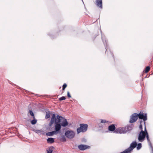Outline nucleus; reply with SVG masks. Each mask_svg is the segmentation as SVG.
<instances>
[{
    "mask_svg": "<svg viewBox=\"0 0 153 153\" xmlns=\"http://www.w3.org/2000/svg\"><path fill=\"white\" fill-rule=\"evenodd\" d=\"M82 1L83 2V0H82Z\"/></svg>",
    "mask_w": 153,
    "mask_h": 153,
    "instance_id": "obj_34",
    "label": "nucleus"
},
{
    "mask_svg": "<svg viewBox=\"0 0 153 153\" xmlns=\"http://www.w3.org/2000/svg\"><path fill=\"white\" fill-rule=\"evenodd\" d=\"M120 153H131L129 151V150L128 149H126L124 151L121 152Z\"/></svg>",
    "mask_w": 153,
    "mask_h": 153,
    "instance_id": "obj_22",
    "label": "nucleus"
},
{
    "mask_svg": "<svg viewBox=\"0 0 153 153\" xmlns=\"http://www.w3.org/2000/svg\"><path fill=\"white\" fill-rule=\"evenodd\" d=\"M140 124H142V123L143 122V121H142V120H140Z\"/></svg>",
    "mask_w": 153,
    "mask_h": 153,
    "instance_id": "obj_32",
    "label": "nucleus"
},
{
    "mask_svg": "<svg viewBox=\"0 0 153 153\" xmlns=\"http://www.w3.org/2000/svg\"><path fill=\"white\" fill-rule=\"evenodd\" d=\"M67 96L69 98H70L71 97V96L70 94V92L69 91L67 92Z\"/></svg>",
    "mask_w": 153,
    "mask_h": 153,
    "instance_id": "obj_29",
    "label": "nucleus"
},
{
    "mask_svg": "<svg viewBox=\"0 0 153 153\" xmlns=\"http://www.w3.org/2000/svg\"><path fill=\"white\" fill-rule=\"evenodd\" d=\"M146 137L147 138V135L143 133V131H141L138 135V141L140 142H142L145 139Z\"/></svg>",
    "mask_w": 153,
    "mask_h": 153,
    "instance_id": "obj_6",
    "label": "nucleus"
},
{
    "mask_svg": "<svg viewBox=\"0 0 153 153\" xmlns=\"http://www.w3.org/2000/svg\"><path fill=\"white\" fill-rule=\"evenodd\" d=\"M145 127H144V131H143V133H144V134H146V135H147V141L148 142V144L150 147L151 148V151L153 150V147L152 146V144L150 141V139L149 138V135L148 133L147 132V131L146 129V124H145V122H144Z\"/></svg>",
    "mask_w": 153,
    "mask_h": 153,
    "instance_id": "obj_4",
    "label": "nucleus"
},
{
    "mask_svg": "<svg viewBox=\"0 0 153 153\" xmlns=\"http://www.w3.org/2000/svg\"><path fill=\"white\" fill-rule=\"evenodd\" d=\"M100 120L101 121L100 123H105L108 122V121H107L105 120L101 119Z\"/></svg>",
    "mask_w": 153,
    "mask_h": 153,
    "instance_id": "obj_26",
    "label": "nucleus"
},
{
    "mask_svg": "<svg viewBox=\"0 0 153 153\" xmlns=\"http://www.w3.org/2000/svg\"><path fill=\"white\" fill-rule=\"evenodd\" d=\"M62 140L63 141V142L66 141V139L65 137L64 136H62Z\"/></svg>",
    "mask_w": 153,
    "mask_h": 153,
    "instance_id": "obj_28",
    "label": "nucleus"
},
{
    "mask_svg": "<svg viewBox=\"0 0 153 153\" xmlns=\"http://www.w3.org/2000/svg\"><path fill=\"white\" fill-rule=\"evenodd\" d=\"M90 148L89 146L84 144H81L78 146V148L80 150H84L87 149H89Z\"/></svg>",
    "mask_w": 153,
    "mask_h": 153,
    "instance_id": "obj_12",
    "label": "nucleus"
},
{
    "mask_svg": "<svg viewBox=\"0 0 153 153\" xmlns=\"http://www.w3.org/2000/svg\"><path fill=\"white\" fill-rule=\"evenodd\" d=\"M50 112L49 111H48V113H47L45 115V118L46 119H47L49 118L50 117Z\"/></svg>",
    "mask_w": 153,
    "mask_h": 153,
    "instance_id": "obj_21",
    "label": "nucleus"
},
{
    "mask_svg": "<svg viewBox=\"0 0 153 153\" xmlns=\"http://www.w3.org/2000/svg\"><path fill=\"white\" fill-rule=\"evenodd\" d=\"M138 114L134 113L130 116L129 122L130 123H134L136 121L138 118Z\"/></svg>",
    "mask_w": 153,
    "mask_h": 153,
    "instance_id": "obj_7",
    "label": "nucleus"
},
{
    "mask_svg": "<svg viewBox=\"0 0 153 153\" xmlns=\"http://www.w3.org/2000/svg\"><path fill=\"white\" fill-rule=\"evenodd\" d=\"M65 99L66 97H65L64 96H62L60 98H59V100L60 101L65 100Z\"/></svg>",
    "mask_w": 153,
    "mask_h": 153,
    "instance_id": "obj_24",
    "label": "nucleus"
},
{
    "mask_svg": "<svg viewBox=\"0 0 153 153\" xmlns=\"http://www.w3.org/2000/svg\"><path fill=\"white\" fill-rule=\"evenodd\" d=\"M109 52H110V53L112 57L114 59V55H113V53L111 52V51L109 49Z\"/></svg>",
    "mask_w": 153,
    "mask_h": 153,
    "instance_id": "obj_31",
    "label": "nucleus"
},
{
    "mask_svg": "<svg viewBox=\"0 0 153 153\" xmlns=\"http://www.w3.org/2000/svg\"><path fill=\"white\" fill-rule=\"evenodd\" d=\"M146 76L145 78H146Z\"/></svg>",
    "mask_w": 153,
    "mask_h": 153,
    "instance_id": "obj_35",
    "label": "nucleus"
},
{
    "mask_svg": "<svg viewBox=\"0 0 153 153\" xmlns=\"http://www.w3.org/2000/svg\"><path fill=\"white\" fill-rule=\"evenodd\" d=\"M139 129L140 130H141V131H143V126L142 124H140L139 127Z\"/></svg>",
    "mask_w": 153,
    "mask_h": 153,
    "instance_id": "obj_30",
    "label": "nucleus"
},
{
    "mask_svg": "<svg viewBox=\"0 0 153 153\" xmlns=\"http://www.w3.org/2000/svg\"><path fill=\"white\" fill-rule=\"evenodd\" d=\"M150 70V67L149 66H147L146 67L145 70L143 72H144L146 73H147Z\"/></svg>",
    "mask_w": 153,
    "mask_h": 153,
    "instance_id": "obj_18",
    "label": "nucleus"
},
{
    "mask_svg": "<svg viewBox=\"0 0 153 153\" xmlns=\"http://www.w3.org/2000/svg\"><path fill=\"white\" fill-rule=\"evenodd\" d=\"M42 131L41 130H36L35 131V132L37 134L41 133Z\"/></svg>",
    "mask_w": 153,
    "mask_h": 153,
    "instance_id": "obj_27",
    "label": "nucleus"
},
{
    "mask_svg": "<svg viewBox=\"0 0 153 153\" xmlns=\"http://www.w3.org/2000/svg\"><path fill=\"white\" fill-rule=\"evenodd\" d=\"M98 128L100 129V130H102V127L103 126L101 124V123H99L98 124Z\"/></svg>",
    "mask_w": 153,
    "mask_h": 153,
    "instance_id": "obj_23",
    "label": "nucleus"
},
{
    "mask_svg": "<svg viewBox=\"0 0 153 153\" xmlns=\"http://www.w3.org/2000/svg\"><path fill=\"white\" fill-rule=\"evenodd\" d=\"M47 140L48 143L51 144L53 143L55 141L54 138L52 137H49L47 139Z\"/></svg>",
    "mask_w": 153,
    "mask_h": 153,
    "instance_id": "obj_15",
    "label": "nucleus"
},
{
    "mask_svg": "<svg viewBox=\"0 0 153 153\" xmlns=\"http://www.w3.org/2000/svg\"><path fill=\"white\" fill-rule=\"evenodd\" d=\"M116 129V127L114 124H111L108 127V130L111 131H112L114 133V131Z\"/></svg>",
    "mask_w": 153,
    "mask_h": 153,
    "instance_id": "obj_13",
    "label": "nucleus"
},
{
    "mask_svg": "<svg viewBox=\"0 0 153 153\" xmlns=\"http://www.w3.org/2000/svg\"><path fill=\"white\" fill-rule=\"evenodd\" d=\"M33 118V119L31 121V123L32 125H33L35 124L37 122V120H36L35 117L34 118Z\"/></svg>",
    "mask_w": 153,
    "mask_h": 153,
    "instance_id": "obj_17",
    "label": "nucleus"
},
{
    "mask_svg": "<svg viewBox=\"0 0 153 153\" xmlns=\"http://www.w3.org/2000/svg\"><path fill=\"white\" fill-rule=\"evenodd\" d=\"M133 127V125H127L124 127H119L116 128L114 131V133L117 134H125L127 132L130 131L132 130Z\"/></svg>",
    "mask_w": 153,
    "mask_h": 153,
    "instance_id": "obj_2",
    "label": "nucleus"
},
{
    "mask_svg": "<svg viewBox=\"0 0 153 153\" xmlns=\"http://www.w3.org/2000/svg\"><path fill=\"white\" fill-rule=\"evenodd\" d=\"M54 149V147L53 146H51L49 147V150H47V153H52L53 151V149Z\"/></svg>",
    "mask_w": 153,
    "mask_h": 153,
    "instance_id": "obj_16",
    "label": "nucleus"
},
{
    "mask_svg": "<svg viewBox=\"0 0 153 153\" xmlns=\"http://www.w3.org/2000/svg\"><path fill=\"white\" fill-rule=\"evenodd\" d=\"M55 131H52L51 132H49L46 133V135L47 136H52L54 134H56L58 133H60V132L57 128L56 127H55Z\"/></svg>",
    "mask_w": 153,
    "mask_h": 153,
    "instance_id": "obj_9",
    "label": "nucleus"
},
{
    "mask_svg": "<svg viewBox=\"0 0 153 153\" xmlns=\"http://www.w3.org/2000/svg\"><path fill=\"white\" fill-rule=\"evenodd\" d=\"M137 145V143L136 141H134L131 144L130 146L127 149L131 153V151L136 147Z\"/></svg>",
    "mask_w": 153,
    "mask_h": 153,
    "instance_id": "obj_11",
    "label": "nucleus"
},
{
    "mask_svg": "<svg viewBox=\"0 0 153 153\" xmlns=\"http://www.w3.org/2000/svg\"><path fill=\"white\" fill-rule=\"evenodd\" d=\"M101 39L102 40V42L103 43V44L105 45V49H106L105 52L106 51L108 52V46L107 44V40L106 39L104 35L102 34L101 33Z\"/></svg>",
    "mask_w": 153,
    "mask_h": 153,
    "instance_id": "obj_10",
    "label": "nucleus"
},
{
    "mask_svg": "<svg viewBox=\"0 0 153 153\" xmlns=\"http://www.w3.org/2000/svg\"><path fill=\"white\" fill-rule=\"evenodd\" d=\"M65 135L69 139H72L75 136V133L72 131L68 130L66 131L65 133Z\"/></svg>",
    "mask_w": 153,
    "mask_h": 153,
    "instance_id": "obj_5",
    "label": "nucleus"
},
{
    "mask_svg": "<svg viewBox=\"0 0 153 153\" xmlns=\"http://www.w3.org/2000/svg\"><path fill=\"white\" fill-rule=\"evenodd\" d=\"M29 112L30 115L32 117V118H34L35 116L34 114L31 110H30L29 111Z\"/></svg>",
    "mask_w": 153,
    "mask_h": 153,
    "instance_id": "obj_20",
    "label": "nucleus"
},
{
    "mask_svg": "<svg viewBox=\"0 0 153 153\" xmlns=\"http://www.w3.org/2000/svg\"><path fill=\"white\" fill-rule=\"evenodd\" d=\"M67 86V84L66 83L62 85V90H64Z\"/></svg>",
    "mask_w": 153,
    "mask_h": 153,
    "instance_id": "obj_25",
    "label": "nucleus"
},
{
    "mask_svg": "<svg viewBox=\"0 0 153 153\" xmlns=\"http://www.w3.org/2000/svg\"><path fill=\"white\" fill-rule=\"evenodd\" d=\"M54 123L55 127L57 128L60 133L61 126L65 127L68 124L66 119L59 115L56 116L55 113L52 114L51 119L48 125L49 127L51 126Z\"/></svg>",
    "mask_w": 153,
    "mask_h": 153,
    "instance_id": "obj_1",
    "label": "nucleus"
},
{
    "mask_svg": "<svg viewBox=\"0 0 153 153\" xmlns=\"http://www.w3.org/2000/svg\"><path fill=\"white\" fill-rule=\"evenodd\" d=\"M138 118L140 120H143L144 122L146 121L147 119V114L146 113H144L142 112H140V113L138 114Z\"/></svg>",
    "mask_w": 153,
    "mask_h": 153,
    "instance_id": "obj_8",
    "label": "nucleus"
},
{
    "mask_svg": "<svg viewBox=\"0 0 153 153\" xmlns=\"http://www.w3.org/2000/svg\"><path fill=\"white\" fill-rule=\"evenodd\" d=\"M96 5L97 7H99L101 9L102 8V0H96Z\"/></svg>",
    "mask_w": 153,
    "mask_h": 153,
    "instance_id": "obj_14",
    "label": "nucleus"
},
{
    "mask_svg": "<svg viewBox=\"0 0 153 153\" xmlns=\"http://www.w3.org/2000/svg\"><path fill=\"white\" fill-rule=\"evenodd\" d=\"M152 151V153H153V151Z\"/></svg>",
    "mask_w": 153,
    "mask_h": 153,
    "instance_id": "obj_33",
    "label": "nucleus"
},
{
    "mask_svg": "<svg viewBox=\"0 0 153 153\" xmlns=\"http://www.w3.org/2000/svg\"><path fill=\"white\" fill-rule=\"evenodd\" d=\"M137 150L140 149L142 147V144L140 143L137 144Z\"/></svg>",
    "mask_w": 153,
    "mask_h": 153,
    "instance_id": "obj_19",
    "label": "nucleus"
},
{
    "mask_svg": "<svg viewBox=\"0 0 153 153\" xmlns=\"http://www.w3.org/2000/svg\"><path fill=\"white\" fill-rule=\"evenodd\" d=\"M80 127L78 128L77 129V134H79L81 132H85L87 129L88 125L86 124H80Z\"/></svg>",
    "mask_w": 153,
    "mask_h": 153,
    "instance_id": "obj_3",
    "label": "nucleus"
}]
</instances>
